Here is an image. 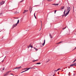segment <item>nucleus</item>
I'll return each instance as SVG.
<instances>
[{"label": "nucleus", "instance_id": "1", "mask_svg": "<svg viewBox=\"0 0 76 76\" xmlns=\"http://www.w3.org/2000/svg\"><path fill=\"white\" fill-rule=\"evenodd\" d=\"M70 7H67L66 8V12L67 13L65 14V12H66V10H65L64 12V16L66 17L67 15H69V12H70Z\"/></svg>", "mask_w": 76, "mask_h": 76}, {"label": "nucleus", "instance_id": "2", "mask_svg": "<svg viewBox=\"0 0 76 76\" xmlns=\"http://www.w3.org/2000/svg\"><path fill=\"white\" fill-rule=\"evenodd\" d=\"M19 20H18V21H17V23H16L15 24H14L13 25V26H12L13 28H14L15 27H16V26H18V24H19Z\"/></svg>", "mask_w": 76, "mask_h": 76}, {"label": "nucleus", "instance_id": "3", "mask_svg": "<svg viewBox=\"0 0 76 76\" xmlns=\"http://www.w3.org/2000/svg\"><path fill=\"white\" fill-rule=\"evenodd\" d=\"M5 2L4 1H2L0 3V6H1V5H3V4H4Z\"/></svg>", "mask_w": 76, "mask_h": 76}, {"label": "nucleus", "instance_id": "4", "mask_svg": "<svg viewBox=\"0 0 76 76\" xmlns=\"http://www.w3.org/2000/svg\"><path fill=\"white\" fill-rule=\"evenodd\" d=\"M20 68H21V66H20L19 67H16V68H14L13 69V70H14V69H20Z\"/></svg>", "mask_w": 76, "mask_h": 76}, {"label": "nucleus", "instance_id": "5", "mask_svg": "<svg viewBox=\"0 0 76 76\" xmlns=\"http://www.w3.org/2000/svg\"><path fill=\"white\" fill-rule=\"evenodd\" d=\"M10 72H11V71H8L7 72H6V73H5V74H7V75H8L9 73H10Z\"/></svg>", "mask_w": 76, "mask_h": 76}, {"label": "nucleus", "instance_id": "6", "mask_svg": "<svg viewBox=\"0 0 76 76\" xmlns=\"http://www.w3.org/2000/svg\"><path fill=\"white\" fill-rule=\"evenodd\" d=\"M45 40H44V43H43V44H42V45H43V46H44V45H45Z\"/></svg>", "mask_w": 76, "mask_h": 76}, {"label": "nucleus", "instance_id": "7", "mask_svg": "<svg viewBox=\"0 0 76 76\" xmlns=\"http://www.w3.org/2000/svg\"><path fill=\"white\" fill-rule=\"evenodd\" d=\"M65 7L64 6L62 7H61V9L62 10H63V9H64V8Z\"/></svg>", "mask_w": 76, "mask_h": 76}, {"label": "nucleus", "instance_id": "8", "mask_svg": "<svg viewBox=\"0 0 76 76\" xmlns=\"http://www.w3.org/2000/svg\"><path fill=\"white\" fill-rule=\"evenodd\" d=\"M28 10H24V12H23V13L24 14V13H26V12H28Z\"/></svg>", "mask_w": 76, "mask_h": 76}, {"label": "nucleus", "instance_id": "9", "mask_svg": "<svg viewBox=\"0 0 76 76\" xmlns=\"http://www.w3.org/2000/svg\"><path fill=\"white\" fill-rule=\"evenodd\" d=\"M52 5H54V6H57V5H58V4H52Z\"/></svg>", "mask_w": 76, "mask_h": 76}, {"label": "nucleus", "instance_id": "10", "mask_svg": "<svg viewBox=\"0 0 76 76\" xmlns=\"http://www.w3.org/2000/svg\"><path fill=\"white\" fill-rule=\"evenodd\" d=\"M29 47H31V48H32V46L31 45H29V46L28 47V48H29Z\"/></svg>", "mask_w": 76, "mask_h": 76}, {"label": "nucleus", "instance_id": "11", "mask_svg": "<svg viewBox=\"0 0 76 76\" xmlns=\"http://www.w3.org/2000/svg\"><path fill=\"white\" fill-rule=\"evenodd\" d=\"M38 60V59H37L36 60H33V62H35V61H37Z\"/></svg>", "mask_w": 76, "mask_h": 76}, {"label": "nucleus", "instance_id": "12", "mask_svg": "<svg viewBox=\"0 0 76 76\" xmlns=\"http://www.w3.org/2000/svg\"><path fill=\"white\" fill-rule=\"evenodd\" d=\"M32 67L29 68L28 69H26V70H27V71H28V70L29 69H32Z\"/></svg>", "mask_w": 76, "mask_h": 76}, {"label": "nucleus", "instance_id": "13", "mask_svg": "<svg viewBox=\"0 0 76 76\" xmlns=\"http://www.w3.org/2000/svg\"><path fill=\"white\" fill-rule=\"evenodd\" d=\"M26 71H27L26 70H25V71H23L21 72V73H23V72H26Z\"/></svg>", "mask_w": 76, "mask_h": 76}, {"label": "nucleus", "instance_id": "14", "mask_svg": "<svg viewBox=\"0 0 76 76\" xmlns=\"http://www.w3.org/2000/svg\"><path fill=\"white\" fill-rule=\"evenodd\" d=\"M34 15L35 19H37V17H36V16H35V13H34Z\"/></svg>", "mask_w": 76, "mask_h": 76}, {"label": "nucleus", "instance_id": "15", "mask_svg": "<svg viewBox=\"0 0 76 76\" xmlns=\"http://www.w3.org/2000/svg\"><path fill=\"white\" fill-rule=\"evenodd\" d=\"M34 49H35L36 51H38V49L35 48V47H34Z\"/></svg>", "mask_w": 76, "mask_h": 76}, {"label": "nucleus", "instance_id": "16", "mask_svg": "<svg viewBox=\"0 0 76 76\" xmlns=\"http://www.w3.org/2000/svg\"><path fill=\"white\" fill-rule=\"evenodd\" d=\"M70 66H74V64H72L70 65Z\"/></svg>", "mask_w": 76, "mask_h": 76}, {"label": "nucleus", "instance_id": "17", "mask_svg": "<svg viewBox=\"0 0 76 76\" xmlns=\"http://www.w3.org/2000/svg\"><path fill=\"white\" fill-rule=\"evenodd\" d=\"M50 37L51 38H53V37H52V36H51V34H50Z\"/></svg>", "mask_w": 76, "mask_h": 76}, {"label": "nucleus", "instance_id": "18", "mask_svg": "<svg viewBox=\"0 0 76 76\" xmlns=\"http://www.w3.org/2000/svg\"><path fill=\"white\" fill-rule=\"evenodd\" d=\"M7 75V74H4V76H6Z\"/></svg>", "mask_w": 76, "mask_h": 76}, {"label": "nucleus", "instance_id": "19", "mask_svg": "<svg viewBox=\"0 0 76 76\" xmlns=\"http://www.w3.org/2000/svg\"><path fill=\"white\" fill-rule=\"evenodd\" d=\"M41 64V63L39 62V63H37L36 64Z\"/></svg>", "mask_w": 76, "mask_h": 76}, {"label": "nucleus", "instance_id": "20", "mask_svg": "<svg viewBox=\"0 0 76 76\" xmlns=\"http://www.w3.org/2000/svg\"><path fill=\"white\" fill-rule=\"evenodd\" d=\"M66 27H64V28H62V29L63 30H64V29H66Z\"/></svg>", "mask_w": 76, "mask_h": 76}, {"label": "nucleus", "instance_id": "21", "mask_svg": "<svg viewBox=\"0 0 76 76\" xmlns=\"http://www.w3.org/2000/svg\"><path fill=\"white\" fill-rule=\"evenodd\" d=\"M74 66H76V63H75L74 64Z\"/></svg>", "mask_w": 76, "mask_h": 76}, {"label": "nucleus", "instance_id": "22", "mask_svg": "<svg viewBox=\"0 0 76 76\" xmlns=\"http://www.w3.org/2000/svg\"><path fill=\"white\" fill-rule=\"evenodd\" d=\"M62 42H60L57 43V44H60V43H61Z\"/></svg>", "mask_w": 76, "mask_h": 76}, {"label": "nucleus", "instance_id": "23", "mask_svg": "<svg viewBox=\"0 0 76 76\" xmlns=\"http://www.w3.org/2000/svg\"><path fill=\"white\" fill-rule=\"evenodd\" d=\"M60 70V68H58L57 70V71H58V70Z\"/></svg>", "mask_w": 76, "mask_h": 76}, {"label": "nucleus", "instance_id": "24", "mask_svg": "<svg viewBox=\"0 0 76 76\" xmlns=\"http://www.w3.org/2000/svg\"><path fill=\"white\" fill-rule=\"evenodd\" d=\"M3 15V13H1L0 14V16H1V15L2 16H3V15Z\"/></svg>", "mask_w": 76, "mask_h": 76}, {"label": "nucleus", "instance_id": "25", "mask_svg": "<svg viewBox=\"0 0 76 76\" xmlns=\"http://www.w3.org/2000/svg\"><path fill=\"white\" fill-rule=\"evenodd\" d=\"M32 9L31 8V11L30 12V14L31 13V12H32Z\"/></svg>", "mask_w": 76, "mask_h": 76}, {"label": "nucleus", "instance_id": "26", "mask_svg": "<svg viewBox=\"0 0 76 76\" xmlns=\"http://www.w3.org/2000/svg\"><path fill=\"white\" fill-rule=\"evenodd\" d=\"M56 11H56V10L55 11V13H54L55 14H56Z\"/></svg>", "mask_w": 76, "mask_h": 76}, {"label": "nucleus", "instance_id": "27", "mask_svg": "<svg viewBox=\"0 0 76 76\" xmlns=\"http://www.w3.org/2000/svg\"><path fill=\"white\" fill-rule=\"evenodd\" d=\"M41 26H42V21H41Z\"/></svg>", "mask_w": 76, "mask_h": 76}, {"label": "nucleus", "instance_id": "28", "mask_svg": "<svg viewBox=\"0 0 76 76\" xmlns=\"http://www.w3.org/2000/svg\"><path fill=\"white\" fill-rule=\"evenodd\" d=\"M2 62H4V60H2Z\"/></svg>", "mask_w": 76, "mask_h": 76}, {"label": "nucleus", "instance_id": "29", "mask_svg": "<svg viewBox=\"0 0 76 76\" xmlns=\"http://www.w3.org/2000/svg\"><path fill=\"white\" fill-rule=\"evenodd\" d=\"M32 69H35V68H34V67H33Z\"/></svg>", "mask_w": 76, "mask_h": 76}, {"label": "nucleus", "instance_id": "30", "mask_svg": "<svg viewBox=\"0 0 76 76\" xmlns=\"http://www.w3.org/2000/svg\"><path fill=\"white\" fill-rule=\"evenodd\" d=\"M48 0V1H51V0Z\"/></svg>", "mask_w": 76, "mask_h": 76}, {"label": "nucleus", "instance_id": "31", "mask_svg": "<svg viewBox=\"0 0 76 76\" xmlns=\"http://www.w3.org/2000/svg\"><path fill=\"white\" fill-rule=\"evenodd\" d=\"M54 71H55V72H57V70H55Z\"/></svg>", "mask_w": 76, "mask_h": 76}, {"label": "nucleus", "instance_id": "32", "mask_svg": "<svg viewBox=\"0 0 76 76\" xmlns=\"http://www.w3.org/2000/svg\"><path fill=\"white\" fill-rule=\"evenodd\" d=\"M10 75H13V74L12 73H10Z\"/></svg>", "mask_w": 76, "mask_h": 76}, {"label": "nucleus", "instance_id": "33", "mask_svg": "<svg viewBox=\"0 0 76 76\" xmlns=\"http://www.w3.org/2000/svg\"><path fill=\"white\" fill-rule=\"evenodd\" d=\"M73 7V10H74V7Z\"/></svg>", "mask_w": 76, "mask_h": 76}, {"label": "nucleus", "instance_id": "34", "mask_svg": "<svg viewBox=\"0 0 76 76\" xmlns=\"http://www.w3.org/2000/svg\"><path fill=\"white\" fill-rule=\"evenodd\" d=\"M4 70V68L3 69V70Z\"/></svg>", "mask_w": 76, "mask_h": 76}, {"label": "nucleus", "instance_id": "35", "mask_svg": "<svg viewBox=\"0 0 76 76\" xmlns=\"http://www.w3.org/2000/svg\"><path fill=\"white\" fill-rule=\"evenodd\" d=\"M30 8L29 10H30V9H31V7H30Z\"/></svg>", "mask_w": 76, "mask_h": 76}, {"label": "nucleus", "instance_id": "36", "mask_svg": "<svg viewBox=\"0 0 76 76\" xmlns=\"http://www.w3.org/2000/svg\"><path fill=\"white\" fill-rule=\"evenodd\" d=\"M22 1H23V0H22V1H20V2H22Z\"/></svg>", "mask_w": 76, "mask_h": 76}, {"label": "nucleus", "instance_id": "37", "mask_svg": "<svg viewBox=\"0 0 76 76\" xmlns=\"http://www.w3.org/2000/svg\"><path fill=\"white\" fill-rule=\"evenodd\" d=\"M16 18V19H18L19 18Z\"/></svg>", "mask_w": 76, "mask_h": 76}, {"label": "nucleus", "instance_id": "38", "mask_svg": "<svg viewBox=\"0 0 76 76\" xmlns=\"http://www.w3.org/2000/svg\"><path fill=\"white\" fill-rule=\"evenodd\" d=\"M6 56L4 58H6Z\"/></svg>", "mask_w": 76, "mask_h": 76}, {"label": "nucleus", "instance_id": "39", "mask_svg": "<svg viewBox=\"0 0 76 76\" xmlns=\"http://www.w3.org/2000/svg\"><path fill=\"white\" fill-rule=\"evenodd\" d=\"M76 47H75V48L74 49V50H75V49H76Z\"/></svg>", "mask_w": 76, "mask_h": 76}, {"label": "nucleus", "instance_id": "40", "mask_svg": "<svg viewBox=\"0 0 76 76\" xmlns=\"http://www.w3.org/2000/svg\"><path fill=\"white\" fill-rule=\"evenodd\" d=\"M64 69H65V68H64Z\"/></svg>", "mask_w": 76, "mask_h": 76}, {"label": "nucleus", "instance_id": "41", "mask_svg": "<svg viewBox=\"0 0 76 76\" xmlns=\"http://www.w3.org/2000/svg\"><path fill=\"white\" fill-rule=\"evenodd\" d=\"M27 69H28V68L25 69H27Z\"/></svg>", "mask_w": 76, "mask_h": 76}, {"label": "nucleus", "instance_id": "42", "mask_svg": "<svg viewBox=\"0 0 76 76\" xmlns=\"http://www.w3.org/2000/svg\"><path fill=\"white\" fill-rule=\"evenodd\" d=\"M48 61L47 62V63H48Z\"/></svg>", "mask_w": 76, "mask_h": 76}, {"label": "nucleus", "instance_id": "43", "mask_svg": "<svg viewBox=\"0 0 76 76\" xmlns=\"http://www.w3.org/2000/svg\"><path fill=\"white\" fill-rule=\"evenodd\" d=\"M53 76H54V75H53Z\"/></svg>", "mask_w": 76, "mask_h": 76}, {"label": "nucleus", "instance_id": "44", "mask_svg": "<svg viewBox=\"0 0 76 76\" xmlns=\"http://www.w3.org/2000/svg\"><path fill=\"white\" fill-rule=\"evenodd\" d=\"M0 32H1V31H0Z\"/></svg>", "mask_w": 76, "mask_h": 76}, {"label": "nucleus", "instance_id": "45", "mask_svg": "<svg viewBox=\"0 0 76 76\" xmlns=\"http://www.w3.org/2000/svg\"><path fill=\"white\" fill-rule=\"evenodd\" d=\"M75 34H76V33H75Z\"/></svg>", "mask_w": 76, "mask_h": 76}]
</instances>
